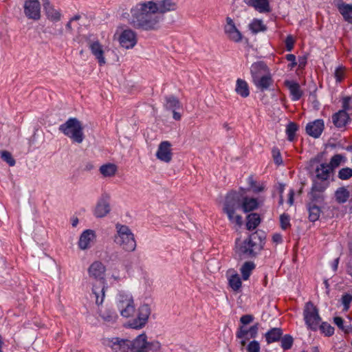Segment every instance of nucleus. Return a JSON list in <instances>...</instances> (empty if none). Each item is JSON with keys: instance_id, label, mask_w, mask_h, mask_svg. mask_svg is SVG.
Wrapping results in <instances>:
<instances>
[{"instance_id": "nucleus-21", "label": "nucleus", "mask_w": 352, "mask_h": 352, "mask_svg": "<svg viewBox=\"0 0 352 352\" xmlns=\"http://www.w3.org/2000/svg\"><path fill=\"white\" fill-rule=\"evenodd\" d=\"M112 342L111 347L116 352L131 351L132 342L129 340H120L118 338H116L112 340Z\"/></svg>"}, {"instance_id": "nucleus-56", "label": "nucleus", "mask_w": 352, "mask_h": 352, "mask_svg": "<svg viewBox=\"0 0 352 352\" xmlns=\"http://www.w3.org/2000/svg\"><path fill=\"white\" fill-rule=\"evenodd\" d=\"M344 76V69L342 67H339L336 70L335 77L338 82H340Z\"/></svg>"}, {"instance_id": "nucleus-60", "label": "nucleus", "mask_w": 352, "mask_h": 352, "mask_svg": "<svg viewBox=\"0 0 352 352\" xmlns=\"http://www.w3.org/2000/svg\"><path fill=\"white\" fill-rule=\"evenodd\" d=\"M294 191L293 190H290L288 197V203L290 206H292L294 203Z\"/></svg>"}, {"instance_id": "nucleus-57", "label": "nucleus", "mask_w": 352, "mask_h": 352, "mask_svg": "<svg viewBox=\"0 0 352 352\" xmlns=\"http://www.w3.org/2000/svg\"><path fill=\"white\" fill-rule=\"evenodd\" d=\"M350 99L351 98L349 97H346L343 99L342 110H344L345 112H346L347 111H349L350 109V108H349Z\"/></svg>"}, {"instance_id": "nucleus-62", "label": "nucleus", "mask_w": 352, "mask_h": 352, "mask_svg": "<svg viewBox=\"0 0 352 352\" xmlns=\"http://www.w3.org/2000/svg\"><path fill=\"white\" fill-rule=\"evenodd\" d=\"M338 263H339V258H337L334 260L333 261V269L334 271H336L337 269H338Z\"/></svg>"}, {"instance_id": "nucleus-34", "label": "nucleus", "mask_w": 352, "mask_h": 352, "mask_svg": "<svg viewBox=\"0 0 352 352\" xmlns=\"http://www.w3.org/2000/svg\"><path fill=\"white\" fill-rule=\"evenodd\" d=\"M339 11L346 21L352 23V6L341 4L339 6Z\"/></svg>"}, {"instance_id": "nucleus-28", "label": "nucleus", "mask_w": 352, "mask_h": 352, "mask_svg": "<svg viewBox=\"0 0 352 352\" xmlns=\"http://www.w3.org/2000/svg\"><path fill=\"white\" fill-rule=\"evenodd\" d=\"M331 169L328 164H321L316 169V176L318 180H327Z\"/></svg>"}, {"instance_id": "nucleus-45", "label": "nucleus", "mask_w": 352, "mask_h": 352, "mask_svg": "<svg viewBox=\"0 0 352 352\" xmlns=\"http://www.w3.org/2000/svg\"><path fill=\"white\" fill-rule=\"evenodd\" d=\"M338 177L341 179H347L352 177V169L350 168H342L338 173Z\"/></svg>"}, {"instance_id": "nucleus-3", "label": "nucleus", "mask_w": 352, "mask_h": 352, "mask_svg": "<svg viewBox=\"0 0 352 352\" xmlns=\"http://www.w3.org/2000/svg\"><path fill=\"white\" fill-rule=\"evenodd\" d=\"M87 272L89 278L92 280L91 298H94L97 306L102 305L107 287L105 279L106 267L102 262L96 261L90 265Z\"/></svg>"}, {"instance_id": "nucleus-26", "label": "nucleus", "mask_w": 352, "mask_h": 352, "mask_svg": "<svg viewBox=\"0 0 352 352\" xmlns=\"http://www.w3.org/2000/svg\"><path fill=\"white\" fill-rule=\"evenodd\" d=\"M236 93L242 98H247L250 96V89L248 82L241 78H238L236 81Z\"/></svg>"}, {"instance_id": "nucleus-36", "label": "nucleus", "mask_w": 352, "mask_h": 352, "mask_svg": "<svg viewBox=\"0 0 352 352\" xmlns=\"http://www.w3.org/2000/svg\"><path fill=\"white\" fill-rule=\"evenodd\" d=\"M349 197V192L344 188H340L336 192V198L338 202L344 203Z\"/></svg>"}, {"instance_id": "nucleus-17", "label": "nucleus", "mask_w": 352, "mask_h": 352, "mask_svg": "<svg viewBox=\"0 0 352 352\" xmlns=\"http://www.w3.org/2000/svg\"><path fill=\"white\" fill-rule=\"evenodd\" d=\"M89 47L92 54L97 59L99 65H104L106 63V59L104 56V51L103 46L98 41H93L89 43Z\"/></svg>"}, {"instance_id": "nucleus-6", "label": "nucleus", "mask_w": 352, "mask_h": 352, "mask_svg": "<svg viewBox=\"0 0 352 352\" xmlns=\"http://www.w3.org/2000/svg\"><path fill=\"white\" fill-rule=\"evenodd\" d=\"M120 314L128 319L126 326L140 329L147 322L150 312L148 309H122Z\"/></svg>"}, {"instance_id": "nucleus-12", "label": "nucleus", "mask_w": 352, "mask_h": 352, "mask_svg": "<svg viewBox=\"0 0 352 352\" xmlns=\"http://www.w3.org/2000/svg\"><path fill=\"white\" fill-rule=\"evenodd\" d=\"M24 13L28 19L38 20L41 18V5L38 0H27L24 3Z\"/></svg>"}, {"instance_id": "nucleus-48", "label": "nucleus", "mask_w": 352, "mask_h": 352, "mask_svg": "<svg viewBox=\"0 0 352 352\" xmlns=\"http://www.w3.org/2000/svg\"><path fill=\"white\" fill-rule=\"evenodd\" d=\"M342 305L344 308H349L352 301V295L348 293L343 294L340 299Z\"/></svg>"}, {"instance_id": "nucleus-35", "label": "nucleus", "mask_w": 352, "mask_h": 352, "mask_svg": "<svg viewBox=\"0 0 352 352\" xmlns=\"http://www.w3.org/2000/svg\"><path fill=\"white\" fill-rule=\"evenodd\" d=\"M309 219L311 221L315 222L317 221L320 215V208L314 204H309Z\"/></svg>"}, {"instance_id": "nucleus-33", "label": "nucleus", "mask_w": 352, "mask_h": 352, "mask_svg": "<svg viewBox=\"0 0 352 352\" xmlns=\"http://www.w3.org/2000/svg\"><path fill=\"white\" fill-rule=\"evenodd\" d=\"M255 268V264L252 261H246L241 266L240 271L242 274L243 280H248Z\"/></svg>"}, {"instance_id": "nucleus-37", "label": "nucleus", "mask_w": 352, "mask_h": 352, "mask_svg": "<svg viewBox=\"0 0 352 352\" xmlns=\"http://www.w3.org/2000/svg\"><path fill=\"white\" fill-rule=\"evenodd\" d=\"M229 285L234 291H239L241 287V280L238 274L232 275L229 278Z\"/></svg>"}, {"instance_id": "nucleus-52", "label": "nucleus", "mask_w": 352, "mask_h": 352, "mask_svg": "<svg viewBox=\"0 0 352 352\" xmlns=\"http://www.w3.org/2000/svg\"><path fill=\"white\" fill-rule=\"evenodd\" d=\"M294 39L291 35H288L285 39V45L287 51L290 52L294 48Z\"/></svg>"}, {"instance_id": "nucleus-42", "label": "nucleus", "mask_w": 352, "mask_h": 352, "mask_svg": "<svg viewBox=\"0 0 352 352\" xmlns=\"http://www.w3.org/2000/svg\"><path fill=\"white\" fill-rule=\"evenodd\" d=\"M1 159L7 162L10 166H13L15 164V160L13 158L12 154L8 151H1Z\"/></svg>"}, {"instance_id": "nucleus-25", "label": "nucleus", "mask_w": 352, "mask_h": 352, "mask_svg": "<svg viewBox=\"0 0 352 352\" xmlns=\"http://www.w3.org/2000/svg\"><path fill=\"white\" fill-rule=\"evenodd\" d=\"M99 317L104 323H113L118 316L113 309H99L98 313Z\"/></svg>"}, {"instance_id": "nucleus-59", "label": "nucleus", "mask_w": 352, "mask_h": 352, "mask_svg": "<svg viewBox=\"0 0 352 352\" xmlns=\"http://www.w3.org/2000/svg\"><path fill=\"white\" fill-rule=\"evenodd\" d=\"M272 240L276 243H280L282 241V236L279 234H275L272 236Z\"/></svg>"}, {"instance_id": "nucleus-51", "label": "nucleus", "mask_w": 352, "mask_h": 352, "mask_svg": "<svg viewBox=\"0 0 352 352\" xmlns=\"http://www.w3.org/2000/svg\"><path fill=\"white\" fill-rule=\"evenodd\" d=\"M272 154L274 162L278 165L281 164L283 160L279 150L277 148H274L272 150Z\"/></svg>"}, {"instance_id": "nucleus-11", "label": "nucleus", "mask_w": 352, "mask_h": 352, "mask_svg": "<svg viewBox=\"0 0 352 352\" xmlns=\"http://www.w3.org/2000/svg\"><path fill=\"white\" fill-rule=\"evenodd\" d=\"M224 32L226 37L230 41L234 43H239L242 41V34L236 27L233 20L230 17L226 18V24L224 26Z\"/></svg>"}, {"instance_id": "nucleus-7", "label": "nucleus", "mask_w": 352, "mask_h": 352, "mask_svg": "<svg viewBox=\"0 0 352 352\" xmlns=\"http://www.w3.org/2000/svg\"><path fill=\"white\" fill-rule=\"evenodd\" d=\"M59 130L72 140L81 144L84 140L83 126L82 123L76 118H69L66 122L61 124Z\"/></svg>"}, {"instance_id": "nucleus-47", "label": "nucleus", "mask_w": 352, "mask_h": 352, "mask_svg": "<svg viewBox=\"0 0 352 352\" xmlns=\"http://www.w3.org/2000/svg\"><path fill=\"white\" fill-rule=\"evenodd\" d=\"M249 184L250 187L252 188L253 192H261L265 188L263 184L257 185L256 182L253 180L252 177L249 178Z\"/></svg>"}, {"instance_id": "nucleus-44", "label": "nucleus", "mask_w": 352, "mask_h": 352, "mask_svg": "<svg viewBox=\"0 0 352 352\" xmlns=\"http://www.w3.org/2000/svg\"><path fill=\"white\" fill-rule=\"evenodd\" d=\"M319 327L322 332L327 336H330L334 333V328L326 322H322Z\"/></svg>"}, {"instance_id": "nucleus-50", "label": "nucleus", "mask_w": 352, "mask_h": 352, "mask_svg": "<svg viewBox=\"0 0 352 352\" xmlns=\"http://www.w3.org/2000/svg\"><path fill=\"white\" fill-rule=\"evenodd\" d=\"M247 350L248 352H259L260 345L257 341L253 340L248 344Z\"/></svg>"}, {"instance_id": "nucleus-13", "label": "nucleus", "mask_w": 352, "mask_h": 352, "mask_svg": "<svg viewBox=\"0 0 352 352\" xmlns=\"http://www.w3.org/2000/svg\"><path fill=\"white\" fill-rule=\"evenodd\" d=\"M172 145L168 141L162 142L157 148L156 157L164 163H169L173 158Z\"/></svg>"}, {"instance_id": "nucleus-23", "label": "nucleus", "mask_w": 352, "mask_h": 352, "mask_svg": "<svg viewBox=\"0 0 352 352\" xmlns=\"http://www.w3.org/2000/svg\"><path fill=\"white\" fill-rule=\"evenodd\" d=\"M285 85L289 89L292 100L294 101L298 100L302 96V91L300 89V85L292 80H286Z\"/></svg>"}, {"instance_id": "nucleus-5", "label": "nucleus", "mask_w": 352, "mask_h": 352, "mask_svg": "<svg viewBox=\"0 0 352 352\" xmlns=\"http://www.w3.org/2000/svg\"><path fill=\"white\" fill-rule=\"evenodd\" d=\"M116 229L114 242L125 252H133L136 248V241L131 229L119 223L116 225Z\"/></svg>"}, {"instance_id": "nucleus-31", "label": "nucleus", "mask_w": 352, "mask_h": 352, "mask_svg": "<svg viewBox=\"0 0 352 352\" xmlns=\"http://www.w3.org/2000/svg\"><path fill=\"white\" fill-rule=\"evenodd\" d=\"M283 333L279 328H273L266 333L265 338L268 344L276 342L280 340Z\"/></svg>"}, {"instance_id": "nucleus-39", "label": "nucleus", "mask_w": 352, "mask_h": 352, "mask_svg": "<svg viewBox=\"0 0 352 352\" xmlns=\"http://www.w3.org/2000/svg\"><path fill=\"white\" fill-rule=\"evenodd\" d=\"M328 186L327 180H315L312 186V192H323Z\"/></svg>"}, {"instance_id": "nucleus-61", "label": "nucleus", "mask_w": 352, "mask_h": 352, "mask_svg": "<svg viewBox=\"0 0 352 352\" xmlns=\"http://www.w3.org/2000/svg\"><path fill=\"white\" fill-rule=\"evenodd\" d=\"M223 128L226 131H229L232 129V126H230V124H229L228 122H225L223 124Z\"/></svg>"}, {"instance_id": "nucleus-40", "label": "nucleus", "mask_w": 352, "mask_h": 352, "mask_svg": "<svg viewBox=\"0 0 352 352\" xmlns=\"http://www.w3.org/2000/svg\"><path fill=\"white\" fill-rule=\"evenodd\" d=\"M298 130V126L294 122H289L286 129V133L288 136V140L289 141H293L295 137V134L296 131Z\"/></svg>"}, {"instance_id": "nucleus-38", "label": "nucleus", "mask_w": 352, "mask_h": 352, "mask_svg": "<svg viewBox=\"0 0 352 352\" xmlns=\"http://www.w3.org/2000/svg\"><path fill=\"white\" fill-rule=\"evenodd\" d=\"M250 29L254 33H258L261 31H265L266 30L265 26L263 25V21L258 19H254L250 24Z\"/></svg>"}, {"instance_id": "nucleus-53", "label": "nucleus", "mask_w": 352, "mask_h": 352, "mask_svg": "<svg viewBox=\"0 0 352 352\" xmlns=\"http://www.w3.org/2000/svg\"><path fill=\"white\" fill-rule=\"evenodd\" d=\"M252 320H253V316L252 315L243 316L240 319V321H241V324H243L242 326H244V327H245V325L248 324L250 322H252Z\"/></svg>"}, {"instance_id": "nucleus-54", "label": "nucleus", "mask_w": 352, "mask_h": 352, "mask_svg": "<svg viewBox=\"0 0 352 352\" xmlns=\"http://www.w3.org/2000/svg\"><path fill=\"white\" fill-rule=\"evenodd\" d=\"M286 59L288 61H290L291 63L289 65V67L292 69L297 65V62L296 60V56L294 54H289L286 55Z\"/></svg>"}, {"instance_id": "nucleus-64", "label": "nucleus", "mask_w": 352, "mask_h": 352, "mask_svg": "<svg viewBox=\"0 0 352 352\" xmlns=\"http://www.w3.org/2000/svg\"><path fill=\"white\" fill-rule=\"evenodd\" d=\"M66 28L68 31L72 32V21L69 20V22L66 24Z\"/></svg>"}, {"instance_id": "nucleus-41", "label": "nucleus", "mask_w": 352, "mask_h": 352, "mask_svg": "<svg viewBox=\"0 0 352 352\" xmlns=\"http://www.w3.org/2000/svg\"><path fill=\"white\" fill-rule=\"evenodd\" d=\"M166 107L167 109H178L180 107L179 100L175 96H170L166 98Z\"/></svg>"}, {"instance_id": "nucleus-58", "label": "nucleus", "mask_w": 352, "mask_h": 352, "mask_svg": "<svg viewBox=\"0 0 352 352\" xmlns=\"http://www.w3.org/2000/svg\"><path fill=\"white\" fill-rule=\"evenodd\" d=\"M307 63V58L305 56H300L298 58V67L299 68H304Z\"/></svg>"}, {"instance_id": "nucleus-8", "label": "nucleus", "mask_w": 352, "mask_h": 352, "mask_svg": "<svg viewBox=\"0 0 352 352\" xmlns=\"http://www.w3.org/2000/svg\"><path fill=\"white\" fill-rule=\"evenodd\" d=\"M131 342V352H157L162 347L161 343L157 340L148 342L146 336L144 333L138 336Z\"/></svg>"}, {"instance_id": "nucleus-29", "label": "nucleus", "mask_w": 352, "mask_h": 352, "mask_svg": "<svg viewBox=\"0 0 352 352\" xmlns=\"http://www.w3.org/2000/svg\"><path fill=\"white\" fill-rule=\"evenodd\" d=\"M100 173L104 177H112L115 176L118 171V167L116 164L107 163L100 167Z\"/></svg>"}, {"instance_id": "nucleus-4", "label": "nucleus", "mask_w": 352, "mask_h": 352, "mask_svg": "<svg viewBox=\"0 0 352 352\" xmlns=\"http://www.w3.org/2000/svg\"><path fill=\"white\" fill-rule=\"evenodd\" d=\"M263 248L261 237L256 233L250 234L243 241H236V252L240 256L251 258L255 256Z\"/></svg>"}, {"instance_id": "nucleus-32", "label": "nucleus", "mask_w": 352, "mask_h": 352, "mask_svg": "<svg viewBox=\"0 0 352 352\" xmlns=\"http://www.w3.org/2000/svg\"><path fill=\"white\" fill-rule=\"evenodd\" d=\"M119 305L122 308H133L135 305L131 294H122L120 295Z\"/></svg>"}, {"instance_id": "nucleus-9", "label": "nucleus", "mask_w": 352, "mask_h": 352, "mask_svg": "<svg viewBox=\"0 0 352 352\" xmlns=\"http://www.w3.org/2000/svg\"><path fill=\"white\" fill-rule=\"evenodd\" d=\"M118 40L122 47L127 50L132 49L138 41L137 34L131 29L127 28L120 32Z\"/></svg>"}, {"instance_id": "nucleus-63", "label": "nucleus", "mask_w": 352, "mask_h": 352, "mask_svg": "<svg viewBox=\"0 0 352 352\" xmlns=\"http://www.w3.org/2000/svg\"><path fill=\"white\" fill-rule=\"evenodd\" d=\"M173 118L176 120H179L181 118V115L179 113L173 111Z\"/></svg>"}, {"instance_id": "nucleus-27", "label": "nucleus", "mask_w": 352, "mask_h": 352, "mask_svg": "<svg viewBox=\"0 0 352 352\" xmlns=\"http://www.w3.org/2000/svg\"><path fill=\"white\" fill-rule=\"evenodd\" d=\"M44 8L47 17L52 21H59L61 19V13L59 10H56L52 5L47 3L44 5Z\"/></svg>"}, {"instance_id": "nucleus-1", "label": "nucleus", "mask_w": 352, "mask_h": 352, "mask_svg": "<svg viewBox=\"0 0 352 352\" xmlns=\"http://www.w3.org/2000/svg\"><path fill=\"white\" fill-rule=\"evenodd\" d=\"M177 9V4L173 0L140 1L131 8L129 23L136 30L157 31L162 27L164 14Z\"/></svg>"}, {"instance_id": "nucleus-15", "label": "nucleus", "mask_w": 352, "mask_h": 352, "mask_svg": "<svg viewBox=\"0 0 352 352\" xmlns=\"http://www.w3.org/2000/svg\"><path fill=\"white\" fill-rule=\"evenodd\" d=\"M96 238L95 231L89 229L85 230L80 236L78 241L79 248L82 250L89 249L95 241Z\"/></svg>"}, {"instance_id": "nucleus-18", "label": "nucleus", "mask_w": 352, "mask_h": 352, "mask_svg": "<svg viewBox=\"0 0 352 352\" xmlns=\"http://www.w3.org/2000/svg\"><path fill=\"white\" fill-rule=\"evenodd\" d=\"M252 81L255 86L261 91L268 89L273 83V80L270 72Z\"/></svg>"}, {"instance_id": "nucleus-22", "label": "nucleus", "mask_w": 352, "mask_h": 352, "mask_svg": "<svg viewBox=\"0 0 352 352\" xmlns=\"http://www.w3.org/2000/svg\"><path fill=\"white\" fill-rule=\"evenodd\" d=\"M110 212L109 203L105 199H100L96 204L94 210V215L97 218H102L107 215Z\"/></svg>"}, {"instance_id": "nucleus-19", "label": "nucleus", "mask_w": 352, "mask_h": 352, "mask_svg": "<svg viewBox=\"0 0 352 352\" xmlns=\"http://www.w3.org/2000/svg\"><path fill=\"white\" fill-rule=\"evenodd\" d=\"M350 121V117L344 110H340L332 116V122L338 128L344 127Z\"/></svg>"}, {"instance_id": "nucleus-55", "label": "nucleus", "mask_w": 352, "mask_h": 352, "mask_svg": "<svg viewBox=\"0 0 352 352\" xmlns=\"http://www.w3.org/2000/svg\"><path fill=\"white\" fill-rule=\"evenodd\" d=\"M334 322L335 324L341 329L344 331L346 333L349 332V330L347 329H344L343 327V320L340 317H335L334 318Z\"/></svg>"}, {"instance_id": "nucleus-46", "label": "nucleus", "mask_w": 352, "mask_h": 352, "mask_svg": "<svg viewBox=\"0 0 352 352\" xmlns=\"http://www.w3.org/2000/svg\"><path fill=\"white\" fill-rule=\"evenodd\" d=\"M342 160V156L341 155H335L331 157L330 163L328 164V165H330L331 169L332 170L340 164Z\"/></svg>"}, {"instance_id": "nucleus-20", "label": "nucleus", "mask_w": 352, "mask_h": 352, "mask_svg": "<svg viewBox=\"0 0 352 352\" xmlns=\"http://www.w3.org/2000/svg\"><path fill=\"white\" fill-rule=\"evenodd\" d=\"M269 72L267 65L263 62L254 63L252 65L250 68L252 80Z\"/></svg>"}, {"instance_id": "nucleus-16", "label": "nucleus", "mask_w": 352, "mask_h": 352, "mask_svg": "<svg viewBox=\"0 0 352 352\" xmlns=\"http://www.w3.org/2000/svg\"><path fill=\"white\" fill-rule=\"evenodd\" d=\"M324 127V125L322 120H316L307 124L306 132L309 135L314 138H318L323 131Z\"/></svg>"}, {"instance_id": "nucleus-2", "label": "nucleus", "mask_w": 352, "mask_h": 352, "mask_svg": "<svg viewBox=\"0 0 352 352\" xmlns=\"http://www.w3.org/2000/svg\"><path fill=\"white\" fill-rule=\"evenodd\" d=\"M243 190L232 191L227 194L223 204V212L229 221L239 226L243 224L242 217L236 214V210L242 208L245 212L252 211L258 206L256 199L244 196Z\"/></svg>"}, {"instance_id": "nucleus-49", "label": "nucleus", "mask_w": 352, "mask_h": 352, "mask_svg": "<svg viewBox=\"0 0 352 352\" xmlns=\"http://www.w3.org/2000/svg\"><path fill=\"white\" fill-rule=\"evenodd\" d=\"M280 226L283 230H286L289 226V217L285 214H283L280 217Z\"/></svg>"}, {"instance_id": "nucleus-14", "label": "nucleus", "mask_w": 352, "mask_h": 352, "mask_svg": "<svg viewBox=\"0 0 352 352\" xmlns=\"http://www.w3.org/2000/svg\"><path fill=\"white\" fill-rule=\"evenodd\" d=\"M304 317L307 326L312 330L318 329L320 324L321 318L317 309H305Z\"/></svg>"}, {"instance_id": "nucleus-10", "label": "nucleus", "mask_w": 352, "mask_h": 352, "mask_svg": "<svg viewBox=\"0 0 352 352\" xmlns=\"http://www.w3.org/2000/svg\"><path fill=\"white\" fill-rule=\"evenodd\" d=\"M258 333L257 325H253L248 329L246 327L240 326L236 336L240 340V344L244 347L248 340L256 337Z\"/></svg>"}, {"instance_id": "nucleus-30", "label": "nucleus", "mask_w": 352, "mask_h": 352, "mask_svg": "<svg viewBox=\"0 0 352 352\" xmlns=\"http://www.w3.org/2000/svg\"><path fill=\"white\" fill-rule=\"evenodd\" d=\"M261 219L257 213H251L247 217L246 228L248 230H254L260 223Z\"/></svg>"}, {"instance_id": "nucleus-24", "label": "nucleus", "mask_w": 352, "mask_h": 352, "mask_svg": "<svg viewBox=\"0 0 352 352\" xmlns=\"http://www.w3.org/2000/svg\"><path fill=\"white\" fill-rule=\"evenodd\" d=\"M245 3L254 7L259 12H268L270 11L269 0H245Z\"/></svg>"}, {"instance_id": "nucleus-43", "label": "nucleus", "mask_w": 352, "mask_h": 352, "mask_svg": "<svg viewBox=\"0 0 352 352\" xmlns=\"http://www.w3.org/2000/svg\"><path fill=\"white\" fill-rule=\"evenodd\" d=\"M293 344V338L289 335H285L281 339V346L285 350L292 347Z\"/></svg>"}]
</instances>
